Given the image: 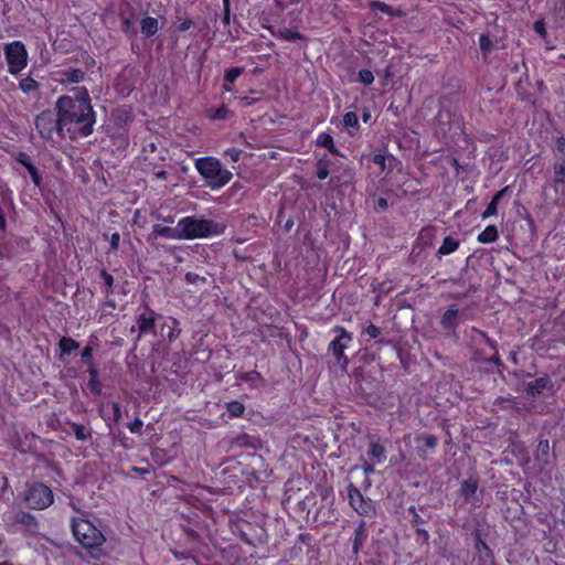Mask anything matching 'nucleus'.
<instances>
[{
    "label": "nucleus",
    "mask_w": 565,
    "mask_h": 565,
    "mask_svg": "<svg viewBox=\"0 0 565 565\" xmlns=\"http://www.w3.org/2000/svg\"><path fill=\"white\" fill-rule=\"evenodd\" d=\"M179 334L178 321L173 318L166 319L162 327V335H167L170 340L177 338Z\"/></svg>",
    "instance_id": "nucleus-16"
},
{
    "label": "nucleus",
    "mask_w": 565,
    "mask_h": 565,
    "mask_svg": "<svg viewBox=\"0 0 565 565\" xmlns=\"http://www.w3.org/2000/svg\"><path fill=\"white\" fill-rule=\"evenodd\" d=\"M478 489V482L475 478H469L467 480H465L461 484V493L462 495H465L466 498H470L471 495H473L476 493Z\"/></svg>",
    "instance_id": "nucleus-21"
},
{
    "label": "nucleus",
    "mask_w": 565,
    "mask_h": 565,
    "mask_svg": "<svg viewBox=\"0 0 565 565\" xmlns=\"http://www.w3.org/2000/svg\"><path fill=\"white\" fill-rule=\"evenodd\" d=\"M4 55L11 74H18L25 68L28 64V53L22 42L14 41L7 44Z\"/></svg>",
    "instance_id": "nucleus-6"
},
{
    "label": "nucleus",
    "mask_w": 565,
    "mask_h": 565,
    "mask_svg": "<svg viewBox=\"0 0 565 565\" xmlns=\"http://www.w3.org/2000/svg\"><path fill=\"white\" fill-rule=\"evenodd\" d=\"M348 495L350 505L356 513L365 516L372 515L374 513V502L371 499L364 498L360 490L353 484L348 487Z\"/></svg>",
    "instance_id": "nucleus-9"
},
{
    "label": "nucleus",
    "mask_w": 565,
    "mask_h": 565,
    "mask_svg": "<svg viewBox=\"0 0 565 565\" xmlns=\"http://www.w3.org/2000/svg\"><path fill=\"white\" fill-rule=\"evenodd\" d=\"M55 110L68 138H82L93 132L96 121L95 113L86 88L77 89L74 96L58 97L55 103Z\"/></svg>",
    "instance_id": "nucleus-1"
},
{
    "label": "nucleus",
    "mask_w": 565,
    "mask_h": 565,
    "mask_svg": "<svg viewBox=\"0 0 565 565\" xmlns=\"http://www.w3.org/2000/svg\"><path fill=\"white\" fill-rule=\"evenodd\" d=\"M498 238V230L493 225L487 226L479 235L478 241L482 244H489Z\"/></svg>",
    "instance_id": "nucleus-17"
},
{
    "label": "nucleus",
    "mask_w": 565,
    "mask_h": 565,
    "mask_svg": "<svg viewBox=\"0 0 565 565\" xmlns=\"http://www.w3.org/2000/svg\"><path fill=\"white\" fill-rule=\"evenodd\" d=\"M365 332L370 338H377L380 335V329L374 324H370Z\"/></svg>",
    "instance_id": "nucleus-36"
},
{
    "label": "nucleus",
    "mask_w": 565,
    "mask_h": 565,
    "mask_svg": "<svg viewBox=\"0 0 565 565\" xmlns=\"http://www.w3.org/2000/svg\"><path fill=\"white\" fill-rule=\"evenodd\" d=\"M379 203H380L381 206H385L386 205V202L384 200H381Z\"/></svg>",
    "instance_id": "nucleus-52"
},
{
    "label": "nucleus",
    "mask_w": 565,
    "mask_h": 565,
    "mask_svg": "<svg viewBox=\"0 0 565 565\" xmlns=\"http://www.w3.org/2000/svg\"><path fill=\"white\" fill-rule=\"evenodd\" d=\"M242 70L241 68H232L226 72L225 74V81L227 83H233L236 81V78L241 75Z\"/></svg>",
    "instance_id": "nucleus-33"
},
{
    "label": "nucleus",
    "mask_w": 565,
    "mask_h": 565,
    "mask_svg": "<svg viewBox=\"0 0 565 565\" xmlns=\"http://www.w3.org/2000/svg\"><path fill=\"white\" fill-rule=\"evenodd\" d=\"M418 540H422L423 542H427L429 539V534L427 531L423 529L417 530Z\"/></svg>",
    "instance_id": "nucleus-40"
},
{
    "label": "nucleus",
    "mask_w": 565,
    "mask_h": 565,
    "mask_svg": "<svg viewBox=\"0 0 565 565\" xmlns=\"http://www.w3.org/2000/svg\"><path fill=\"white\" fill-rule=\"evenodd\" d=\"M60 348L62 353H71L72 351L76 350L78 348V343L70 338H63L60 341Z\"/></svg>",
    "instance_id": "nucleus-25"
},
{
    "label": "nucleus",
    "mask_w": 565,
    "mask_h": 565,
    "mask_svg": "<svg viewBox=\"0 0 565 565\" xmlns=\"http://www.w3.org/2000/svg\"><path fill=\"white\" fill-rule=\"evenodd\" d=\"M72 532L76 542L86 550H97L105 543L104 534L88 520L74 519Z\"/></svg>",
    "instance_id": "nucleus-4"
},
{
    "label": "nucleus",
    "mask_w": 565,
    "mask_h": 565,
    "mask_svg": "<svg viewBox=\"0 0 565 565\" xmlns=\"http://www.w3.org/2000/svg\"><path fill=\"white\" fill-rule=\"evenodd\" d=\"M53 500L52 490L43 483L32 484L25 494V502L30 508L35 510L49 508L53 503Z\"/></svg>",
    "instance_id": "nucleus-7"
},
{
    "label": "nucleus",
    "mask_w": 565,
    "mask_h": 565,
    "mask_svg": "<svg viewBox=\"0 0 565 565\" xmlns=\"http://www.w3.org/2000/svg\"><path fill=\"white\" fill-rule=\"evenodd\" d=\"M74 433L78 440H86L89 437L88 430L79 425L74 426Z\"/></svg>",
    "instance_id": "nucleus-31"
},
{
    "label": "nucleus",
    "mask_w": 565,
    "mask_h": 565,
    "mask_svg": "<svg viewBox=\"0 0 565 565\" xmlns=\"http://www.w3.org/2000/svg\"><path fill=\"white\" fill-rule=\"evenodd\" d=\"M371 8L374 11H380L385 14H391V8L388 6H386L385 3H382L379 1H373V2H371Z\"/></svg>",
    "instance_id": "nucleus-32"
},
{
    "label": "nucleus",
    "mask_w": 565,
    "mask_h": 565,
    "mask_svg": "<svg viewBox=\"0 0 565 565\" xmlns=\"http://www.w3.org/2000/svg\"><path fill=\"white\" fill-rule=\"evenodd\" d=\"M153 234L156 236L166 237L169 239H182L181 238V232L179 231V223L175 227H168L162 225H154L153 226Z\"/></svg>",
    "instance_id": "nucleus-12"
},
{
    "label": "nucleus",
    "mask_w": 565,
    "mask_h": 565,
    "mask_svg": "<svg viewBox=\"0 0 565 565\" xmlns=\"http://www.w3.org/2000/svg\"><path fill=\"white\" fill-rule=\"evenodd\" d=\"M164 177H166V172L164 171H160V172L157 173V178H159V179H162Z\"/></svg>",
    "instance_id": "nucleus-51"
},
{
    "label": "nucleus",
    "mask_w": 565,
    "mask_h": 565,
    "mask_svg": "<svg viewBox=\"0 0 565 565\" xmlns=\"http://www.w3.org/2000/svg\"><path fill=\"white\" fill-rule=\"evenodd\" d=\"M140 29L143 35L151 36L158 31V21L154 18L147 17L141 20Z\"/></svg>",
    "instance_id": "nucleus-15"
},
{
    "label": "nucleus",
    "mask_w": 565,
    "mask_h": 565,
    "mask_svg": "<svg viewBox=\"0 0 565 565\" xmlns=\"http://www.w3.org/2000/svg\"><path fill=\"white\" fill-rule=\"evenodd\" d=\"M489 44L488 38L486 35L480 36V46L486 50Z\"/></svg>",
    "instance_id": "nucleus-47"
},
{
    "label": "nucleus",
    "mask_w": 565,
    "mask_h": 565,
    "mask_svg": "<svg viewBox=\"0 0 565 565\" xmlns=\"http://www.w3.org/2000/svg\"><path fill=\"white\" fill-rule=\"evenodd\" d=\"M328 177V171L326 169H319L318 171V178L323 180Z\"/></svg>",
    "instance_id": "nucleus-48"
},
{
    "label": "nucleus",
    "mask_w": 565,
    "mask_h": 565,
    "mask_svg": "<svg viewBox=\"0 0 565 565\" xmlns=\"http://www.w3.org/2000/svg\"><path fill=\"white\" fill-rule=\"evenodd\" d=\"M508 191V188H504L500 190L491 200L484 212L482 213V218H488L490 216H494L498 213V203L501 200V198Z\"/></svg>",
    "instance_id": "nucleus-14"
},
{
    "label": "nucleus",
    "mask_w": 565,
    "mask_h": 565,
    "mask_svg": "<svg viewBox=\"0 0 565 565\" xmlns=\"http://www.w3.org/2000/svg\"><path fill=\"white\" fill-rule=\"evenodd\" d=\"M565 168L563 166L555 167V175L558 181L563 180Z\"/></svg>",
    "instance_id": "nucleus-41"
},
{
    "label": "nucleus",
    "mask_w": 565,
    "mask_h": 565,
    "mask_svg": "<svg viewBox=\"0 0 565 565\" xmlns=\"http://www.w3.org/2000/svg\"><path fill=\"white\" fill-rule=\"evenodd\" d=\"M476 550H477V553H478L479 557L481 559H483V562L486 564H492L491 551H490V548L488 547V545L483 541H481V540L477 541Z\"/></svg>",
    "instance_id": "nucleus-19"
},
{
    "label": "nucleus",
    "mask_w": 565,
    "mask_h": 565,
    "mask_svg": "<svg viewBox=\"0 0 565 565\" xmlns=\"http://www.w3.org/2000/svg\"><path fill=\"white\" fill-rule=\"evenodd\" d=\"M458 248V242L451 237H446L438 249L440 255H449Z\"/></svg>",
    "instance_id": "nucleus-23"
},
{
    "label": "nucleus",
    "mask_w": 565,
    "mask_h": 565,
    "mask_svg": "<svg viewBox=\"0 0 565 565\" xmlns=\"http://www.w3.org/2000/svg\"><path fill=\"white\" fill-rule=\"evenodd\" d=\"M35 126L40 135L49 140L55 137L66 136L61 125L60 116H55L52 111H43L36 117Z\"/></svg>",
    "instance_id": "nucleus-5"
},
{
    "label": "nucleus",
    "mask_w": 565,
    "mask_h": 565,
    "mask_svg": "<svg viewBox=\"0 0 565 565\" xmlns=\"http://www.w3.org/2000/svg\"><path fill=\"white\" fill-rule=\"evenodd\" d=\"M458 318V309L455 307H450L446 310V312L443 316V324L446 328H451L455 326Z\"/></svg>",
    "instance_id": "nucleus-22"
},
{
    "label": "nucleus",
    "mask_w": 565,
    "mask_h": 565,
    "mask_svg": "<svg viewBox=\"0 0 565 565\" xmlns=\"http://www.w3.org/2000/svg\"><path fill=\"white\" fill-rule=\"evenodd\" d=\"M333 331L337 333V337L331 342L330 350L340 363L341 367L345 369L348 366L349 360L344 355V350L352 342V335L341 327L334 328Z\"/></svg>",
    "instance_id": "nucleus-8"
},
{
    "label": "nucleus",
    "mask_w": 565,
    "mask_h": 565,
    "mask_svg": "<svg viewBox=\"0 0 565 565\" xmlns=\"http://www.w3.org/2000/svg\"><path fill=\"white\" fill-rule=\"evenodd\" d=\"M25 164V167L28 168L29 170V173L33 180V182L36 184V185H40V177L35 170V168L31 164V163H28V162H23Z\"/></svg>",
    "instance_id": "nucleus-34"
},
{
    "label": "nucleus",
    "mask_w": 565,
    "mask_h": 565,
    "mask_svg": "<svg viewBox=\"0 0 565 565\" xmlns=\"http://www.w3.org/2000/svg\"><path fill=\"white\" fill-rule=\"evenodd\" d=\"M137 323L141 332H148L153 329L154 318L151 313H142L139 316Z\"/></svg>",
    "instance_id": "nucleus-18"
},
{
    "label": "nucleus",
    "mask_w": 565,
    "mask_h": 565,
    "mask_svg": "<svg viewBox=\"0 0 565 565\" xmlns=\"http://www.w3.org/2000/svg\"><path fill=\"white\" fill-rule=\"evenodd\" d=\"M367 457L373 463H382L386 458L384 446L379 441H372L367 449Z\"/></svg>",
    "instance_id": "nucleus-11"
},
{
    "label": "nucleus",
    "mask_w": 565,
    "mask_h": 565,
    "mask_svg": "<svg viewBox=\"0 0 565 565\" xmlns=\"http://www.w3.org/2000/svg\"><path fill=\"white\" fill-rule=\"evenodd\" d=\"M548 448H550L548 441L545 440V441H540L537 450L543 452V454H546L548 451Z\"/></svg>",
    "instance_id": "nucleus-43"
},
{
    "label": "nucleus",
    "mask_w": 565,
    "mask_h": 565,
    "mask_svg": "<svg viewBox=\"0 0 565 565\" xmlns=\"http://www.w3.org/2000/svg\"><path fill=\"white\" fill-rule=\"evenodd\" d=\"M19 86L25 94H30L39 89V83L31 77L21 79Z\"/></svg>",
    "instance_id": "nucleus-24"
},
{
    "label": "nucleus",
    "mask_w": 565,
    "mask_h": 565,
    "mask_svg": "<svg viewBox=\"0 0 565 565\" xmlns=\"http://www.w3.org/2000/svg\"><path fill=\"white\" fill-rule=\"evenodd\" d=\"M277 7H279L280 9H286L288 8L290 4L295 3L296 0H275Z\"/></svg>",
    "instance_id": "nucleus-38"
},
{
    "label": "nucleus",
    "mask_w": 565,
    "mask_h": 565,
    "mask_svg": "<svg viewBox=\"0 0 565 565\" xmlns=\"http://www.w3.org/2000/svg\"><path fill=\"white\" fill-rule=\"evenodd\" d=\"M120 236L118 233L111 235L110 245L113 249H116L119 244Z\"/></svg>",
    "instance_id": "nucleus-42"
},
{
    "label": "nucleus",
    "mask_w": 565,
    "mask_h": 565,
    "mask_svg": "<svg viewBox=\"0 0 565 565\" xmlns=\"http://www.w3.org/2000/svg\"><path fill=\"white\" fill-rule=\"evenodd\" d=\"M557 143L559 145V147H564L565 146V139L564 138H559L557 140Z\"/></svg>",
    "instance_id": "nucleus-50"
},
{
    "label": "nucleus",
    "mask_w": 565,
    "mask_h": 565,
    "mask_svg": "<svg viewBox=\"0 0 565 565\" xmlns=\"http://www.w3.org/2000/svg\"><path fill=\"white\" fill-rule=\"evenodd\" d=\"M102 415L107 425L117 424L121 419V407L118 403L109 402L102 406Z\"/></svg>",
    "instance_id": "nucleus-10"
},
{
    "label": "nucleus",
    "mask_w": 565,
    "mask_h": 565,
    "mask_svg": "<svg viewBox=\"0 0 565 565\" xmlns=\"http://www.w3.org/2000/svg\"><path fill=\"white\" fill-rule=\"evenodd\" d=\"M423 438L425 440V444L428 447H434L436 445V438L435 437L427 435V436H424Z\"/></svg>",
    "instance_id": "nucleus-44"
},
{
    "label": "nucleus",
    "mask_w": 565,
    "mask_h": 565,
    "mask_svg": "<svg viewBox=\"0 0 565 565\" xmlns=\"http://www.w3.org/2000/svg\"><path fill=\"white\" fill-rule=\"evenodd\" d=\"M179 231L182 239H195L221 235L225 225L212 220L186 216L179 220Z\"/></svg>",
    "instance_id": "nucleus-2"
},
{
    "label": "nucleus",
    "mask_w": 565,
    "mask_h": 565,
    "mask_svg": "<svg viewBox=\"0 0 565 565\" xmlns=\"http://www.w3.org/2000/svg\"><path fill=\"white\" fill-rule=\"evenodd\" d=\"M195 168L205 180L206 185L212 190H220L226 185L233 177L231 171L225 169L217 159L212 157L196 159Z\"/></svg>",
    "instance_id": "nucleus-3"
},
{
    "label": "nucleus",
    "mask_w": 565,
    "mask_h": 565,
    "mask_svg": "<svg viewBox=\"0 0 565 565\" xmlns=\"http://www.w3.org/2000/svg\"><path fill=\"white\" fill-rule=\"evenodd\" d=\"M4 217L0 214V228L3 230L4 228Z\"/></svg>",
    "instance_id": "nucleus-49"
},
{
    "label": "nucleus",
    "mask_w": 565,
    "mask_h": 565,
    "mask_svg": "<svg viewBox=\"0 0 565 565\" xmlns=\"http://www.w3.org/2000/svg\"><path fill=\"white\" fill-rule=\"evenodd\" d=\"M375 465H376V463H373V461H371V462L365 461V462L363 463V466H362V470H363L364 475H365V476H369V475L373 473V472H374V466H375Z\"/></svg>",
    "instance_id": "nucleus-37"
},
{
    "label": "nucleus",
    "mask_w": 565,
    "mask_h": 565,
    "mask_svg": "<svg viewBox=\"0 0 565 565\" xmlns=\"http://www.w3.org/2000/svg\"><path fill=\"white\" fill-rule=\"evenodd\" d=\"M141 427H142V422L138 418L128 425V428H129L130 433H132V434L140 433Z\"/></svg>",
    "instance_id": "nucleus-35"
},
{
    "label": "nucleus",
    "mask_w": 565,
    "mask_h": 565,
    "mask_svg": "<svg viewBox=\"0 0 565 565\" xmlns=\"http://www.w3.org/2000/svg\"><path fill=\"white\" fill-rule=\"evenodd\" d=\"M359 124L358 116L353 111H348L343 116V125L347 128H356Z\"/></svg>",
    "instance_id": "nucleus-27"
},
{
    "label": "nucleus",
    "mask_w": 565,
    "mask_h": 565,
    "mask_svg": "<svg viewBox=\"0 0 565 565\" xmlns=\"http://www.w3.org/2000/svg\"><path fill=\"white\" fill-rule=\"evenodd\" d=\"M375 161H376V162H381V161H382V158H381V157H375Z\"/></svg>",
    "instance_id": "nucleus-53"
},
{
    "label": "nucleus",
    "mask_w": 565,
    "mask_h": 565,
    "mask_svg": "<svg viewBox=\"0 0 565 565\" xmlns=\"http://www.w3.org/2000/svg\"><path fill=\"white\" fill-rule=\"evenodd\" d=\"M57 75L58 77H56L55 79L61 84L79 83L84 77V73L81 70L65 71L58 73Z\"/></svg>",
    "instance_id": "nucleus-13"
},
{
    "label": "nucleus",
    "mask_w": 565,
    "mask_h": 565,
    "mask_svg": "<svg viewBox=\"0 0 565 565\" xmlns=\"http://www.w3.org/2000/svg\"><path fill=\"white\" fill-rule=\"evenodd\" d=\"M534 30L540 34V35H544L545 34V26H544V23L542 21H536L534 23Z\"/></svg>",
    "instance_id": "nucleus-39"
},
{
    "label": "nucleus",
    "mask_w": 565,
    "mask_h": 565,
    "mask_svg": "<svg viewBox=\"0 0 565 565\" xmlns=\"http://www.w3.org/2000/svg\"><path fill=\"white\" fill-rule=\"evenodd\" d=\"M236 156H237V153L232 154V158H233L234 160H236Z\"/></svg>",
    "instance_id": "nucleus-55"
},
{
    "label": "nucleus",
    "mask_w": 565,
    "mask_h": 565,
    "mask_svg": "<svg viewBox=\"0 0 565 565\" xmlns=\"http://www.w3.org/2000/svg\"><path fill=\"white\" fill-rule=\"evenodd\" d=\"M224 2V10H225V21L228 22L230 20V0H223Z\"/></svg>",
    "instance_id": "nucleus-45"
},
{
    "label": "nucleus",
    "mask_w": 565,
    "mask_h": 565,
    "mask_svg": "<svg viewBox=\"0 0 565 565\" xmlns=\"http://www.w3.org/2000/svg\"><path fill=\"white\" fill-rule=\"evenodd\" d=\"M370 115H365L364 116V121H366L369 119Z\"/></svg>",
    "instance_id": "nucleus-54"
},
{
    "label": "nucleus",
    "mask_w": 565,
    "mask_h": 565,
    "mask_svg": "<svg viewBox=\"0 0 565 565\" xmlns=\"http://www.w3.org/2000/svg\"><path fill=\"white\" fill-rule=\"evenodd\" d=\"M278 36L287 41H295L300 39V34L298 32L288 29L279 31Z\"/></svg>",
    "instance_id": "nucleus-28"
},
{
    "label": "nucleus",
    "mask_w": 565,
    "mask_h": 565,
    "mask_svg": "<svg viewBox=\"0 0 565 565\" xmlns=\"http://www.w3.org/2000/svg\"><path fill=\"white\" fill-rule=\"evenodd\" d=\"M227 412L230 413L231 417H238L244 412V406L239 402H231L226 406Z\"/></svg>",
    "instance_id": "nucleus-26"
},
{
    "label": "nucleus",
    "mask_w": 565,
    "mask_h": 565,
    "mask_svg": "<svg viewBox=\"0 0 565 565\" xmlns=\"http://www.w3.org/2000/svg\"><path fill=\"white\" fill-rule=\"evenodd\" d=\"M548 384V380L541 377L527 383V392L532 395L541 393Z\"/></svg>",
    "instance_id": "nucleus-20"
},
{
    "label": "nucleus",
    "mask_w": 565,
    "mask_h": 565,
    "mask_svg": "<svg viewBox=\"0 0 565 565\" xmlns=\"http://www.w3.org/2000/svg\"><path fill=\"white\" fill-rule=\"evenodd\" d=\"M318 145L329 148L331 150L333 146V139L328 134H320L317 139Z\"/></svg>",
    "instance_id": "nucleus-29"
},
{
    "label": "nucleus",
    "mask_w": 565,
    "mask_h": 565,
    "mask_svg": "<svg viewBox=\"0 0 565 565\" xmlns=\"http://www.w3.org/2000/svg\"><path fill=\"white\" fill-rule=\"evenodd\" d=\"M359 79L365 85H370L374 81L373 73L369 70H362L359 72Z\"/></svg>",
    "instance_id": "nucleus-30"
},
{
    "label": "nucleus",
    "mask_w": 565,
    "mask_h": 565,
    "mask_svg": "<svg viewBox=\"0 0 565 565\" xmlns=\"http://www.w3.org/2000/svg\"><path fill=\"white\" fill-rule=\"evenodd\" d=\"M92 355V348L89 347H86L82 353V359L83 360H88Z\"/></svg>",
    "instance_id": "nucleus-46"
},
{
    "label": "nucleus",
    "mask_w": 565,
    "mask_h": 565,
    "mask_svg": "<svg viewBox=\"0 0 565 565\" xmlns=\"http://www.w3.org/2000/svg\"><path fill=\"white\" fill-rule=\"evenodd\" d=\"M0 565H11V564H9V563H0Z\"/></svg>",
    "instance_id": "nucleus-56"
}]
</instances>
